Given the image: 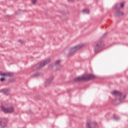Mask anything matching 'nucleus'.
Returning a JSON list of instances; mask_svg holds the SVG:
<instances>
[{"label": "nucleus", "mask_w": 128, "mask_h": 128, "mask_svg": "<svg viewBox=\"0 0 128 128\" xmlns=\"http://www.w3.org/2000/svg\"><path fill=\"white\" fill-rule=\"evenodd\" d=\"M94 78V76L90 74L86 76H83L80 77H78L74 79V82H80L81 80H88Z\"/></svg>", "instance_id": "f257e3e1"}, {"label": "nucleus", "mask_w": 128, "mask_h": 128, "mask_svg": "<svg viewBox=\"0 0 128 128\" xmlns=\"http://www.w3.org/2000/svg\"><path fill=\"white\" fill-rule=\"evenodd\" d=\"M124 2L116 4L115 8L117 11L114 14L116 16H124V12L120 11V8H124Z\"/></svg>", "instance_id": "f03ea898"}, {"label": "nucleus", "mask_w": 128, "mask_h": 128, "mask_svg": "<svg viewBox=\"0 0 128 128\" xmlns=\"http://www.w3.org/2000/svg\"><path fill=\"white\" fill-rule=\"evenodd\" d=\"M104 42L99 41L96 45L95 46H94V50L96 54H98V52H102V48L104 46Z\"/></svg>", "instance_id": "7ed1b4c3"}, {"label": "nucleus", "mask_w": 128, "mask_h": 128, "mask_svg": "<svg viewBox=\"0 0 128 128\" xmlns=\"http://www.w3.org/2000/svg\"><path fill=\"white\" fill-rule=\"evenodd\" d=\"M50 62V60L48 59L44 61L40 62V63L38 64L36 66V70H40V68H43V66H44L46 64H48Z\"/></svg>", "instance_id": "20e7f679"}, {"label": "nucleus", "mask_w": 128, "mask_h": 128, "mask_svg": "<svg viewBox=\"0 0 128 128\" xmlns=\"http://www.w3.org/2000/svg\"><path fill=\"white\" fill-rule=\"evenodd\" d=\"M82 47H84V44H80L71 48L68 54L69 56H72L75 52H76V50L82 48Z\"/></svg>", "instance_id": "39448f33"}, {"label": "nucleus", "mask_w": 128, "mask_h": 128, "mask_svg": "<svg viewBox=\"0 0 128 128\" xmlns=\"http://www.w3.org/2000/svg\"><path fill=\"white\" fill-rule=\"evenodd\" d=\"M1 110L4 112L5 114H10V112H14V108L10 107L6 108L3 106H0Z\"/></svg>", "instance_id": "423d86ee"}, {"label": "nucleus", "mask_w": 128, "mask_h": 128, "mask_svg": "<svg viewBox=\"0 0 128 128\" xmlns=\"http://www.w3.org/2000/svg\"><path fill=\"white\" fill-rule=\"evenodd\" d=\"M92 124L93 126H96V122H94L92 123V121H88L86 124V128H92Z\"/></svg>", "instance_id": "0eeeda50"}, {"label": "nucleus", "mask_w": 128, "mask_h": 128, "mask_svg": "<svg viewBox=\"0 0 128 128\" xmlns=\"http://www.w3.org/2000/svg\"><path fill=\"white\" fill-rule=\"evenodd\" d=\"M110 94L112 96H120H120H122V92L116 90H114L112 92H110Z\"/></svg>", "instance_id": "6e6552de"}, {"label": "nucleus", "mask_w": 128, "mask_h": 128, "mask_svg": "<svg viewBox=\"0 0 128 128\" xmlns=\"http://www.w3.org/2000/svg\"><path fill=\"white\" fill-rule=\"evenodd\" d=\"M13 74H14L12 72L4 73L0 71V76H12Z\"/></svg>", "instance_id": "1a4fd4ad"}, {"label": "nucleus", "mask_w": 128, "mask_h": 128, "mask_svg": "<svg viewBox=\"0 0 128 128\" xmlns=\"http://www.w3.org/2000/svg\"><path fill=\"white\" fill-rule=\"evenodd\" d=\"M53 79H54V77L51 76L50 78L47 80L46 82V86H48V84H52V82Z\"/></svg>", "instance_id": "9d476101"}, {"label": "nucleus", "mask_w": 128, "mask_h": 128, "mask_svg": "<svg viewBox=\"0 0 128 128\" xmlns=\"http://www.w3.org/2000/svg\"><path fill=\"white\" fill-rule=\"evenodd\" d=\"M6 120H2L0 122V128L6 127Z\"/></svg>", "instance_id": "9b49d317"}, {"label": "nucleus", "mask_w": 128, "mask_h": 128, "mask_svg": "<svg viewBox=\"0 0 128 128\" xmlns=\"http://www.w3.org/2000/svg\"><path fill=\"white\" fill-rule=\"evenodd\" d=\"M0 92H3L4 94H8V89H2L0 90Z\"/></svg>", "instance_id": "f8f14e48"}, {"label": "nucleus", "mask_w": 128, "mask_h": 128, "mask_svg": "<svg viewBox=\"0 0 128 128\" xmlns=\"http://www.w3.org/2000/svg\"><path fill=\"white\" fill-rule=\"evenodd\" d=\"M60 60H57L56 62L54 65L55 66H58V68H60Z\"/></svg>", "instance_id": "ddd939ff"}, {"label": "nucleus", "mask_w": 128, "mask_h": 128, "mask_svg": "<svg viewBox=\"0 0 128 128\" xmlns=\"http://www.w3.org/2000/svg\"><path fill=\"white\" fill-rule=\"evenodd\" d=\"M114 119L115 120H120V116H118L117 115H114Z\"/></svg>", "instance_id": "4468645a"}, {"label": "nucleus", "mask_w": 128, "mask_h": 128, "mask_svg": "<svg viewBox=\"0 0 128 128\" xmlns=\"http://www.w3.org/2000/svg\"><path fill=\"white\" fill-rule=\"evenodd\" d=\"M82 12L84 14H88L90 11L88 10V9H84Z\"/></svg>", "instance_id": "2eb2a0df"}, {"label": "nucleus", "mask_w": 128, "mask_h": 128, "mask_svg": "<svg viewBox=\"0 0 128 128\" xmlns=\"http://www.w3.org/2000/svg\"><path fill=\"white\" fill-rule=\"evenodd\" d=\"M40 74L39 72H36L33 74L32 76H34V77L38 76H40Z\"/></svg>", "instance_id": "dca6fc26"}, {"label": "nucleus", "mask_w": 128, "mask_h": 128, "mask_svg": "<svg viewBox=\"0 0 128 128\" xmlns=\"http://www.w3.org/2000/svg\"><path fill=\"white\" fill-rule=\"evenodd\" d=\"M32 2L34 4H36V0H32Z\"/></svg>", "instance_id": "f3484780"}, {"label": "nucleus", "mask_w": 128, "mask_h": 128, "mask_svg": "<svg viewBox=\"0 0 128 128\" xmlns=\"http://www.w3.org/2000/svg\"><path fill=\"white\" fill-rule=\"evenodd\" d=\"M0 82H4V78H0Z\"/></svg>", "instance_id": "a211bd4d"}, {"label": "nucleus", "mask_w": 128, "mask_h": 128, "mask_svg": "<svg viewBox=\"0 0 128 128\" xmlns=\"http://www.w3.org/2000/svg\"><path fill=\"white\" fill-rule=\"evenodd\" d=\"M106 36V33H104V34H103L102 38H104V37Z\"/></svg>", "instance_id": "6ab92c4d"}, {"label": "nucleus", "mask_w": 128, "mask_h": 128, "mask_svg": "<svg viewBox=\"0 0 128 128\" xmlns=\"http://www.w3.org/2000/svg\"><path fill=\"white\" fill-rule=\"evenodd\" d=\"M18 42H20V44H22V40H19Z\"/></svg>", "instance_id": "aec40b11"}, {"label": "nucleus", "mask_w": 128, "mask_h": 128, "mask_svg": "<svg viewBox=\"0 0 128 128\" xmlns=\"http://www.w3.org/2000/svg\"><path fill=\"white\" fill-rule=\"evenodd\" d=\"M68 0V2H72V0Z\"/></svg>", "instance_id": "412c9836"}, {"label": "nucleus", "mask_w": 128, "mask_h": 128, "mask_svg": "<svg viewBox=\"0 0 128 128\" xmlns=\"http://www.w3.org/2000/svg\"><path fill=\"white\" fill-rule=\"evenodd\" d=\"M124 98H126V96H124Z\"/></svg>", "instance_id": "4be33fe9"}, {"label": "nucleus", "mask_w": 128, "mask_h": 128, "mask_svg": "<svg viewBox=\"0 0 128 128\" xmlns=\"http://www.w3.org/2000/svg\"><path fill=\"white\" fill-rule=\"evenodd\" d=\"M56 70H60V68H58V69H56Z\"/></svg>", "instance_id": "5701e85b"}, {"label": "nucleus", "mask_w": 128, "mask_h": 128, "mask_svg": "<svg viewBox=\"0 0 128 128\" xmlns=\"http://www.w3.org/2000/svg\"><path fill=\"white\" fill-rule=\"evenodd\" d=\"M119 100H120V98H119Z\"/></svg>", "instance_id": "b1692460"}]
</instances>
